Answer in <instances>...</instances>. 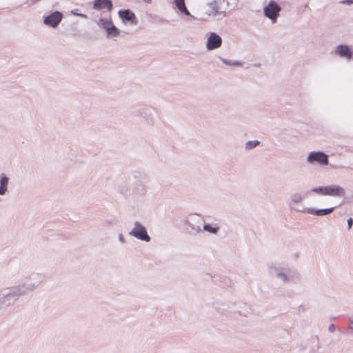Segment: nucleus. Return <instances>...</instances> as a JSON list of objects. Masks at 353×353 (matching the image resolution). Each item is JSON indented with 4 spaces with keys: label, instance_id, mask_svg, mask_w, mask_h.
I'll return each instance as SVG.
<instances>
[{
    "label": "nucleus",
    "instance_id": "obj_24",
    "mask_svg": "<svg viewBox=\"0 0 353 353\" xmlns=\"http://www.w3.org/2000/svg\"><path fill=\"white\" fill-rule=\"evenodd\" d=\"M220 59L222 61V62L223 63H225V65H232V66H241V65H242V63L240 62V61H232L228 60V59H223V58H220Z\"/></svg>",
    "mask_w": 353,
    "mask_h": 353
},
{
    "label": "nucleus",
    "instance_id": "obj_14",
    "mask_svg": "<svg viewBox=\"0 0 353 353\" xmlns=\"http://www.w3.org/2000/svg\"><path fill=\"white\" fill-rule=\"evenodd\" d=\"M345 193L344 189L339 185H332L325 186V196H343Z\"/></svg>",
    "mask_w": 353,
    "mask_h": 353
},
{
    "label": "nucleus",
    "instance_id": "obj_10",
    "mask_svg": "<svg viewBox=\"0 0 353 353\" xmlns=\"http://www.w3.org/2000/svg\"><path fill=\"white\" fill-rule=\"evenodd\" d=\"M203 222V219L199 215L192 216L188 225L190 227L189 232L192 234H196L201 230V225Z\"/></svg>",
    "mask_w": 353,
    "mask_h": 353
},
{
    "label": "nucleus",
    "instance_id": "obj_29",
    "mask_svg": "<svg viewBox=\"0 0 353 353\" xmlns=\"http://www.w3.org/2000/svg\"><path fill=\"white\" fill-rule=\"evenodd\" d=\"M342 3L350 5V4L353 3V0H344L342 1Z\"/></svg>",
    "mask_w": 353,
    "mask_h": 353
},
{
    "label": "nucleus",
    "instance_id": "obj_17",
    "mask_svg": "<svg viewBox=\"0 0 353 353\" xmlns=\"http://www.w3.org/2000/svg\"><path fill=\"white\" fill-rule=\"evenodd\" d=\"M93 8L95 10L107 9L111 11L113 8V4L111 0H95L93 3Z\"/></svg>",
    "mask_w": 353,
    "mask_h": 353
},
{
    "label": "nucleus",
    "instance_id": "obj_26",
    "mask_svg": "<svg viewBox=\"0 0 353 353\" xmlns=\"http://www.w3.org/2000/svg\"><path fill=\"white\" fill-rule=\"evenodd\" d=\"M347 225L348 230H350L353 225V219L352 218H349L347 220Z\"/></svg>",
    "mask_w": 353,
    "mask_h": 353
},
{
    "label": "nucleus",
    "instance_id": "obj_3",
    "mask_svg": "<svg viewBox=\"0 0 353 353\" xmlns=\"http://www.w3.org/2000/svg\"><path fill=\"white\" fill-rule=\"evenodd\" d=\"M270 273L283 283H290L294 280L296 274L288 266L273 265L270 268Z\"/></svg>",
    "mask_w": 353,
    "mask_h": 353
},
{
    "label": "nucleus",
    "instance_id": "obj_8",
    "mask_svg": "<svg viewBox=\"0 0 353 353\" xmlns=\"http://www.w3.org/2000/svg\"><path fill=\"white\" fill-rule=\"evenodd\" d=\"M281 9V8L279 4L276 1L272 0L269 2L268 5L264 8V14L265 17L271 19L273 23H275Z\"/></svg>",
    "mask_w": 353,
    "mask_h": 353
},
{
    "label": "nucleus",
    "instance_id": "obj_6",
    "mask_svg": "<svg viewBox=\"0 0 353 353\" xmlns=\"http://www.w3.org/2000/svg\"><path fill=\"white\" fill-rule=\"evenodd\" d=\"M135 176H128L127 181L129 185H131V194L134 196H143L146 192V187L141 181H134L136 179Z\"/></svg>",
    "mask_w": 353,
    "mask_h": 353
},
{
    "label": "nucleus",
    "instance_id": "obj_15",
    "mask_svg": "<svg viewBox=\"0 0 353 353\" xmlns=\"http://www.w3.org/2000/svg\"><path fill=\"white\" fill-rule=\"evenodd\" d=\"M334 210V208H330L326 209L316 210L312 208H303L302 212L307 213L316 216H326L332 213Z\"/></svg>",
    "mask_w": 353,
    "mask_h": 353
},
{
    "label": "nucleus",
    "instance_id": "obj_4",
    "mask_svg": "<svg viewBox=\"0 0 353 353\" xmlns=\"http://www.w3.org/2000/svg\"><path fill=\"white\" fill-rule=\"evenodd\" d=\"M129 234L134 238L145 241L150 242L151 240L147 230L139 221H135L133 224L132 230L129 232Z\"/></svg>",
    "mask_w": 353,
    "mask_h": 353
},
{
    "label": "nucleus",
    "instance_id": "obj_11",
    "mask_svg": "<svg viewBox=\"0 0 353 353\" xmlns=\"http://www.w3.org/2000/svg\"><path fill=\"white\" fill-rule=\"evenodd\" d=\"M335 54L341 58H344L347 61L352 59L353 52L347 45L340 44L335 48Z\"/></svg>",
    "mask_w": 353,
    "mask_h": 353
},
{
    "label": "nucleus",
    "instance_id": "obj_20",
    "mask_svg": "<svg viewBox=\"0 0 353 353\" xmlns=\"http://www.w3.org/2000/svg\"><path fill=\"white\" fill-rule=\"evenodd\" d=\"M119 192L126 196L131 194V187L128 186V184H125L124 181L119 185Z\"/></svg>",
    "mask_w": 353,
    "mask_h": 353
},
{
    "label": "nucleus",
    "instance_id": "obj_1",
    "mask_svg": "<svg viewBox=\"0 0 353 353\" xmlns=\"http://www.w3.org/2000/svg\"><path fill=\"white\" fill-rule=\"evenodd\" d=\"M22 276L23 279L18 287L25 295L34 291L43 281V275L39 272H32L29 274H22Z\"/></svg>",
    "mask_w": 353,
    "mask_h": 353
},
{
    "label": "nucleus",
    "instance_id": "obj_28",
    "mask_svg": "<svg viewBox=\"0 0 353 353\" xmlns=\"http://www.w3.org/2000/svg\"><path fill=\"white\" fill-rule=\"evenodd\" d=\"M328 330H329V331H330V332H334V330H335L334 325V324L330 325L329 326V327H328Z\"/></svg>",
    "mask_w": 353,
    "mask_h": 353
},
{
    "label": "nucleus",
    "instance_id": "obj_2",
    "mask_svg": "<svg viewBox=\"0 0 353 353\" xmlns=\"http://www.w3.org/2000/svg\"><path fill=\"white\" fill-rule=\"evenodd\" d=\"M24 295L18 285L4 288L0 291V304L6 307L13 305Z\"/></svg>",
    "mask_w": 353,
    "mask_h": 353
},
{
    "label": "nucleus",
    "instance_id": "obj_21",
    "mask_svg": "<svg viewBox=\"0 0 353 353\" xmlns=\"http://www.w3.org/2000/svg\"><path fill=\"white\" fill-rule=\"evenodd\" d=\"M259 143H260V142L259 141H257V140L248 141L245 144V149L246 150H251V149L258 146L259 145Z\"/></svg>",
    "mask_w": 353,
    "mask_h": 353
},
{
    "label": "nucleus",
    "instance_id": "obj_19",
    "mask_svg": "<svg viewBox=\"0 0 353 353\" xmlns=\"http://www.w3.org/2000/svg\"><path fill=\"white\" fill-rule=\"evenodd\" d=\"M173 3L176 6L179 11L187 16H191L185 6V0H172Z\"/></svg>",
    "mask_w": 353,
    "mask_h": 353
},
{
    "label": "nucleus",
    "instance_id": "obj_7",
    "mask_svg": "<svg viewBox=\"0 0 353 353\" xmlns=\"http://www.w3.org/2000/svg\"><path fill=\"white\" fill-rule=\"evenodd\" d=\"M307 161L311 164L316 163L320 165H327L328 155L321 151L310 152L307 157Z\"/></svg>",
    "mask_w": 353,
    "mask_h": 353
},
{
    "label": "nucleus",
    "instance_id": "obj_32",
    "mask_svg": "<svg viewBox=\"0 0 353 353\" xmlns=\"http://www.w3.org/2000/svg\"><path fill=\"white\" fill-rule=\"evenodd\" d=\"M144 2L150 3L152 2V0H143Z\"/></svg>",
    "mask_w": 353,
    "mask_h": 353
},
{
    "label": "nucleus",
    "instance_id": "obj_23",
    "mask_svg": "<svg viewBox=\"0 0 353 353\" xmlns=\"http://www.w3.org/2000/svg\"><path fill=\"white\" fill-rule=\"evenodd\" d=\"M208 6L210 9V12L213 14L214 15L217 14L219 11V6L217 5V3L216 1L211 2L208 4Z\"/></svg>",
    "mask_w": 353,
    "mask_h": 353
},
{
    "label": "nucleus",
    "instance_id": "obj_31",
    "mask_svg": "<svg viewBox=\"0 0 353 353\" xmlns=\"http://www.w3.org/2000/svg\"><path fill=\"white\" fill-rule=\"evenodd\" d=\"M77 15L79 16V17H83V18H87V15L86 14H76Z\"/></svg>",
    "mask_w": 353,
    "mask_h": 353
},
{
    "label": "nucleus",
    "instance_id": "obj_12",
    "mask_svg": "<svg viewBox=\"0 0 353 353\" xmlns=\"http://www.w3.org/2000/svg\"><path fill=\"white\" fill-rule=\"evenodd\" d=\"M222 44V39L214 32H211L206 43V48L208 50L219 48Z\"/></svg>",
    "mask_w": 353,
    "mask_h": 353
},
{
    "label": "nucleus",
    "instance_id": "obj_18",
    "mask_svg": "<svg viewBox=\"0 0 353 353\" xmlns=\"http://www.w3.org/2000/svg\"><path fill=\"white\" fill-rule=\"evenodd\" d=\"M9 178L5 174H0V195L3 196L8 191Z\"/></svg>",
    "mask_w": 353,
    "mask_h": 353
},
{
    "label": "nucleus",
    "instance_id": "obj_22",
    "mask_svg": "<svg viewBox=\"0 0 353 353\" xmlns=\"http://www.w3.org/2000/svg\"><path fill=\"white\" fill-rule=\"evenodd\" d=\"M203 230L205 231H207L212 234H216L218 232V231L219 230V227H212L210 224H204Z\"/></svg>",
    "mask_w": 353,
    "mask_h": 353
},
{
    "label": "nucleus",
    "instance_id": "obj_27",
    "mask_svg": "<svg viewBox=\"0 0 353 353\" xmlns=\"http://www.w3.org/2000/svg\"><path fill=\"white\" fill-rule=\"evenodd\" d=\"M119 241L121 243H125V239H124V236L123 234H120L119 235Z\"/></svg>",
    "mask_w": 353,
    "mask_h": 353
},
{
    "label": "nucleus",
    "instance_id": "obj_13",
    "mask_svg": "<svg viewBox=\"0 0 353 353\" xmlns=\"http://www.w3.org/2000/svg\"><path fill=\"white\" fill-rule=\"evenodd\" d=\"M304 197L303 195L300 192H295L291 194L289 201V205L292 210H295L296 212H301L303 208H299L296 207V205L302 203Z\"/></svg>",
    "mask_w": 353,
    "mask_h": 353
},
{
    "label": "nucleus",
    "instance_id": "obj_5",
    "mask_svg": "<svg viewBox=\"0 0 353 353\" xmlns=\"http://www.w3.org/2000/svg\"><path fill=\"white\" fill-rule=\"evenodd\" d=\"M97 24L105 30L108 37H117L120 34L119 30L113 25L110 18H100Z\"/></svg>",
    "mask_w": 353,
    "mask_h": 353
},
{
    "label": "nucleus",
    "instance_id": "obj_9",
    "mask_svg": "<svg viewBox=\"0 0 353 353\" xmlns=\"http://www.w3.org/2000/svg\"><path fill=\"white\" fill-rule=\"evenodd\" d=\"M63 17V15L61 12L55 11L46 16L43 19V23L48 26L56 28L61 21Z\"/></svg>",
    "mask_w": 353,
    "mask_h": 353
},
{
    "label": "nucleus",
    "instance_id": "obj_16",
    "mask_svg": "<svg viewBox=\"0 0 353 353\" xmlns=\"http://www.w3.org/2000/svg\"><path fill=\"white\" fill-rule=\"evenodd\" d=\"M119 15L123 21H130L131 24L133 26H136L138 23L134 13L130 10H119Z\"/></svg>",
    "mask_w": 353,
    "mask_h": 353
},
{
    "label": "nucleus",
    "instance_id": "obj_30",
    "mask_svg": "<svg viewBox=\"0 0 353 353\" xmlns=\"http://www.w3.org/2000/svg\"><path fill=\"white\" fill-rule=\"evenodd\" d=\"M350 321L351 324L350 328L353 330V316L350 318Z\"/></svg>",
    "mask_w": 353,
    "mask_h": 353
},
{
    "label": "nucleus",
    "instance_id": "obj_25",
    "mask_svg": "<svg viewBox=\"0 0 353 353\" xmlns=\"http://www.w3.org/2000/svg\"><path fill=\"white\" fill-rule=\"evenodd\" d=\"M311 191L318 194L325 196V186L314 188L311 190Z\"/></svg>",
    "mask_w": 353,
    "mask_h": 353
}]
</instances>
